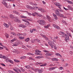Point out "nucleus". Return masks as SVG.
<instances>
[{
    "label": "nucleus",
    "mask_w": 73,
    "mask_h": 73,
    "mask_svg": "<svg viewBox=\"0 0 73 73\" xmlns=\"http://www.w3.org/2000/svg\"><path fill=\"white\" fill-rule=\"evenodd\" d=\"M14 21H15L16 22H17V23H20V20L18 19H15L14 20Z\"/></svg>",
    "instance_id": "obj_20"
},
{
    "label": "nucleus",
    "mask_w": 73,
    "mask_h": 73,
    "mask_svg": "<svg viewBox=\"0 0 73 73\" xmlns=\"http://www.w3.org/2000/svg\"><path fill=\"white\" fill-rule=\"evenodd\" d=\"M63 8H64V9H65V10H66V11H69V9H66V8H65V7H63Z\"/></svg>",
    "instance_id": "obj_47"
},
{
    "label": "nucleus",
    "mask_w": 73,
    "mask_h": 73,
    "mask_svg": "<svg viewBox=\"0 0 73 73\" xmlns=\"http://www.w3.org/2000/svg\"><path fill=\"white\" fill-rule=\"evenodd\" d=\"M73 51H70V54H73Z\"/></svg>",
    "instance_id": "obj_56"
},
{
    "label": "nucleus",
    "mask_w": 73,
    "mask_h": 73,
    "mask_svg": "<svg viewBox=\"0 0 73 73\" xmlns=\"http://www.w3.org/2000/svg\"><path fill=\"white\" fill-rule=\"evenodd\" d=\"M26 23L25 24V25H27V26H29L30 25V23L29 22V21H27L26 22Z\"/></svg>",
    "instance_id": "obj_18"
},
{
    "label": "nucleus",
    "mask_w": 73,
    "mask_h": 73,
    "mask_svg": "<svg viewBox=\"0 0 73 73\" xmlns=\"http://www.w3.org/2000/svg\"><path fill=\"white\" fill-rule=\"evenodd\" d=\"M44 58V56H37L35 57V58L38 59H40V58Z\"/></svg>",
    "instance_id": "obj_10"
},
{
    "label": "nucleus",
    "mask_w": 73,
    "mask_h": 73,
    "mask_svg": "<svg viewBox=\"0 0 73 73\" xmlns=\"http://www.w3.org/2000/svg\"><path fill=\"white\" fill-rule=\"evenodd\" d=\"M21 70L22 71V72H25V70L23 69V68L21 67L20 68Z\"/></svg>",
    "instance_id": "obj_32"
},
{
    "label": "nucleus",
    "mask_w": 73,
    "mask_h": 73,
    "mask_svg": "<svg viewBox=\"0 0 73 73\" xmlns=\"http://www.w3.org/2000/svg\"><path fill=\"white\" fill-rule=\"evenodd\" d=\"M40 25H45L46 22L44 20H38L37 21Z\"/></svg>",
    "instance_id": "obj_1"
},
{
    "label": "nucleus",
    "mask_w": 73,
    "mask_h": 73,
    "mask_svg": "<svg viewBox=\"0 0 73 73\" xmlns=\"http://www.w3.org/2000/svg\"><path fill=\"white\" fill-rule=\"evenodd\" d=\"M38 11H41V12L42 9L41 8H38Z\"/></svg>",
    "instance_id": "obj_54"
},
{
    "label": "nucleus",
    "mask_w": 73,
    "mask_h": 73,
    "mask_svg": "<svg viewBox=\"0 0 73 73\" xmlns=\"http://www.w3.org/2000/svg\"><path fill=\"white\" fill-rule=\"evenodd\" d=\"M53 15L55 18V19L56 20H57L58 19V18H57V15H56L54 14V13H53Z\"/></svg>",
    "instance_id": "obj_17"
},
{
    "label": "nucleus",
    "mask_w": 73,
    "mask_h": 73,
    "mask_svg": "<svg viewBox=\"0 0 73 73\" xmlns=\"http://www.w3.org/2000/svg\"><path fill=\"white\" fill-rule=\"evenodd\" d=\"M37 63L40 66H46V65H47L46 63L44 64V63L43 62H38Z\"/></svg>",
    "instance_id": "obj_4"
},
{
    "label": "nucleus",
    "mask_w": 73,
    "mask_h": 73,
    "mask_svg": "<svg viewBox=\"0 0 73 73\" xmlns=\"http://www.w3.org/2000/svg\"><path fill=\"white\" fill-rule=\"evenodd\" d=\"M14 61L15 62H19L20 61L16 59H14Z\"/></svg>",
    "instance_id": "obj_39"
},
{
    "label": "nucleus",
    "mask_w": 73,
    "mask_h": 73,
    "mask_svg": "<svg viewBox=\"0 0 73 73\" xmlns=\"http://www.w3.org/2000/svg\"><path fill=\"white\" fill-rule=\"evenodd\" d=\"M35 52H39V53H41V51H39L38 50H35Z\"/></svg>",
    "instance_id": "obj_36"
},
{
    "label": "nucleus",
    "mask_w": 73,
    "mask_h": 73,
    "mask_svg": "<svg viewBox=\"0 0 73 73\" xmlns=\"http://www.w3.org/2000/svg\"><path fill=\"white\" fill-rule=\"evenodd\" d=\"M67 7L68 9V10L69 9V10H71V11H73V8L71 6H70V5H68Z\"/></svg>",
    "instance_id": "obj_8"
},
{
    "label": "nucleus",
    "mask_w": 73,
    "mask_h": 73,
    "mask_svg": "<svg viewBox=\"0 0 73 73\" xmlns=\"http://www.w3.org/2000/svg\"><path fill=\"white\" fill-rule=\"evenodd\" d=\"M29 40H30V38H27L25 39V41L26 42H28Z\"/></svg>",
    "instance_id": "obj_22"
},
{
    "label": "nucleus",
    "mask_w": 73,
    "mask_h": 73,
    "mask_svg": "<svg viewBox=\"0 0 73 73\" xmlns=\"http://www.w3.org/2000/svg\"><path fill=\"white\" fill-rule=\"evenodd\" d=\"M38 16H39V17H42V15H37Z\"/></svg>",
    "instance_id": "obj_59"
},
{
    "label": "nucleus",
    "mask_w": 73,
    "mask_h": 73,
    "mask_svg": "<svg viewBox=\"0 0 73 73\" xmlns=\"http://www.w3.org/2000/svg\"><path fill=\"white\" fill-rule=\"evenodd\" d=\"M1 65H2L3 66H5V65L3 63L1 64Z\"/></svg>",
    "instance_id": "obj_51"
},
{
    "label": "nucleus",
    "mask_w": 73,
    "mask_h": 73,
    "mask_svg": "<svg viewBox=\"0 0 73 73\" xmlns=\"http://www.w3.org/2000/svg\"><path fill=\"white\" fill-rule=\"evenodd\" d=\"M48 44L50 46L51 48H53V44H54V42H53L51 41V40H49L48 41Z\"/></svg>",
    "instance_id": "obj_3"
},
{
    "label": "nucleus",
    "mask_w": 73,
    "mask_h": 73,
    "mask_svg": "<svg viewBox=\"0 0 73 73\" xmlns=\"http://www.w3.org/2000/svg\"><path fill=\"white\" fill-rule=\"evenodd\" d=\"M26 7H27V8H28V9H30V7L29 6V5H27Z\"/></svg>",
    "instance_id": "obj_49"
},
{
    "label": "nucleus",
    "mask_w": 73,
    "mask_h": 73,
    "mask_svg": "<svg viewBox=\"0 0 73 73\" xmlns=\"http://www.w3.org/2000/svg\"><path fill=\"white\" fill-rule=\"evenodd\" d=\"M50 25L48 24L46 26H44V27L45 28H49V27H50Z\"/></svg>",
    "instance_id": "obj_24"
},
{
    "label": "nucleus",
    "mask_w": 73,
    "mask_h": 73,
    "mask_svg": "<svg viewBox=\"0 0 73 73\" xmlns=\"http://www.w3.org/2000/svg\"><path fill=\"white\" fill-rule=\"evenodd\" d=\"M22 21H24L26 23V22H27V21L25 19H22Z\"/></svg>",
    "instance_id": "obj_57"
},
{
    "label": "nucleus",
    "mask_w": 73,
    "mask_h": 73,
    "mask_svg": "<svg viewBox=\"0 0 73 73\" xmlns=\"http://www.w3.org/2000/svg\"><path fill=\"white\" fill-rule=\"evenodd\" d=\"M65 36L66 37L65 38L64 40H65V41L66 42H68V40H69V36L66 34H65Z\"/></svg>",
    "instance_id": "obj_5"
},
{
    "label": "nucleus",
    "mask_w": 73,
    "mask_h": 73,
    "mask_svg": "<svg viewBox=\"0 0 73 73\" xmlns=\"http://www.w3.org/2000/svg\"><path fill=\"white\" fill-rule=\"evenodd\" d=\"M50 66H55V65H53L52 64H50Z\"/></svg>",
    "instance_id": "obj_52"
},
{
    "label": "nucleus",
    "mask_w": 73,
    "mask_h": 73,
    "mask_svg": "<svg viewBox=\"0 0 73 73\" xmlns=\"http://www.w3.org/2000/svg\"><path fill=\"white\" fill-rule=\"evenodd\" d=\"M6 62H10V63H11V64H13V61L11 60H9L8 58Z\"/></svg>",
    "instance_id": "obj_13"
},
{
    "label": "nucleus",
    "mask_w": 73,
    "mask_h": 73,
    "mask_svg": "<svg viewBox=\"0 0 73 73\" xmlns=\"http://www.w3.org/2000/svg\"><path fill=\"white\" fill-rule=\"evenodd\" d=\"M35 40L36 41H37L39 43H41V41L40 40L36 39Z\"/></svg>",
    "instance_id": "obj_27"
},
{
    "label": "nucleus",
    "mask_w": 73,
    "mask_h": 73,
    "mask_svg": "<svg viewBox=\"0 0 73 73\" xmlns=\"http://www.w3.org/2000/svg\"><path fill=\"white\" fill-rule=\"evenodd\" d=\"M19 27H21V28H26V27H25L24 25L22 24L20 25H19Z\"/></svg>",
    "instance_id": "obj_11"
},
{
    "label": "nucleus",
    "mask_w": 73,
    "mask_h": 73,
    "mask_svg": "<svg viewBox=\"0 0 73 73\" xmlns=\"http://www.w3.org/2000/svg\"><path fill=\"white\" fill-rule=\"evenodd\" d=\"M46 18L48 20L49 22H51V21L50 20L51 18L50 17H49L48 15H46Z\"/></svg>",
    "instance_id": "obj_14"
},
{
    "label": "nucleus",
    "mask_w": 73,
    "mask_h": 73,
    "mask_svg": "<svg viewBox=\"0 0 73 73\" xmlns=\"http://www.w3.org/2000/svg\"><path fill=\"white\" fill-rule=\"evenodd\" d=\"M36 39H33L31 40V42L32 43H34L36 42Z\"/></svg>",
    "instance_id": "obj_31"
},
{
    "label": "nucleus",
    "mask_w": 73,
    "mask_h": 73,
    "mask_svg": "<svg viewBox=\"0 0 73 73\" xmlns=\"http://www.w3.org/2000/svg\"><path fill=\"white\" fill-rule=\"evenodd\" d=\"M56 29H60V27L58 26H57L56 27Z\"/></svg>",
    "instance_id": "obj_46"
},
{
    "label": "nucleus",
    "mask_w": 73,
    "mask_h": 73,
    "mask_svg": "<svg viewBox=\"0 0 73 73\" xmlns=\"http://www.w3.org/2000/svg\"><path fill=\"white\" fill-rule=\"evenodd\" d=\"M3 25H4L6 28H8L9 27V25L5 23H4Z\"/></svg>",
    "instance_id": "obj_16"
},
{
    "label": "nucleus",
    "mask_w": 73,
    "mask_h": 73,
    "mask_svg": "<svg viewBox=\"0 0 73 73\" xmlns=\"http://www.w3.org/2000/svg\"><path fill=\"white\" fill-rule=\"evenodd\" d=\"M58 10H59V11H60V12H62V10L58 9Z\"/></svg>",
    "instance_id": "obj_62"
},
{
    "label": "nucleus",
    "mask_w": 73,
    "mask_h": 73,
    "mask_svg": "<svg viewBox=\"0 0 73 73\" xmlns=\"http://www.w3.org/2000/svg\"><path fill=\"white\" fill-rule=\"evenodd\" d=\"M1 58H3V59H5L6 61H7V60L8 59V58L7 57H6V56H3L2 55Z\"/></svg>",
    "instance_id": "obj_9"
},
{
    "label": "nucleus",
    "mask_w": 73,
    "mask_h": 73,
    "mask_svg": "<svg viewBox=\"0 0 73 73\" xmlns=\"http://www.w3.org/2000/svg\"><path fill=\"white\" fill-rule=\"evenodd\" d=\"M22 11V12H24L27 13H28V15H29V16H32V14L31 13H29L28 12H27V11Z\"/></svg>",
    "instance_id": "obj_15"
},
{
    "label": "nucleus",
    "mask_w": 73,
    "mask_h": 73,
    "mask_svg": "<svg viewBox=\"0 0 73 73\" xmlns=\"http://www.w3.org/2000/svg\"><path fill=\"white\" fill-rule=\"evenodd\" d=\"M25 68L27 69H30V68H31L30 66L29 65L26 66H25Z\"/></svg>",
    "instance_id": "obj_26"
},
{
    "label": "nucleus",
    "mask_w": 73,
    "mask_h": 73,
    "mask_svg": "<svg viewBox=\"0 0 73 73\" xmlns=\"http://www.w3.org/2000/svg\"><path fill=\"white\" fill-rule=\"evenodd\" d=\"M67 2L68 3H70V4H73V2H72L68 1H67Z\"/></svg>",
    "instance_id": "obj_35"
},
{
    "label": "nucleus",
    "mask_w": 73,
    "mask_h": 73,
    "mask_svg": "<svg viewBox=\"0 0 73 73\" xmlns=\"http://www.w3.org/2000/svg\"><path fill=\"white\" fill-rule=\"evenodd\" d=\"M17 70H18V72H20V73H21V71L18 68L17 69Z\"/></svg>",
    "instance_id": "obj_48"
},
{
    "label": "nucleus",
    "mask_w": 73,
    "mask_h": 73,
    "mask_svg": "<svg viewBox=\"0 0 73 73\" xmlns=\"http://www.w3.org/2000/svg\"><path fill=\"white\" fill-rule=\"evenodd\" d=\"M19 38L20 40H23V39H24L25 38L24 37L19 36Z\"/></svg>",
    "instance_id": "obj_23"
},
{
    "label": "nucleus",
    "mask_w": 73,
    "mask_h": 73,
    "mask_svg": "<svg viewBox=\"0 0 73 73\" xmlns=\"http://www.w3.org/2000/svg\"><path fill=\"white\" fill-rule=\"evenodd\" d=\"M52 60V61H58V59L57 58H53Z\"/></svg>",
    "instance_id": "obj_30"
},
{
    "label": "nucleus",
    "mask_w": 73,
    "mask_h": 73,
    "mask_svg": "<svg viewBox=\"0 0 73 73\" xmlns=\"http://www.w3.org/2000/svg\"><path fill=\"white\" fill-rule=\"evenodd\" d=\"M13 13H15V14H16L17 15V12L16 11H14L13 12Z\"/></svg>",
    "instance_id": "obj_45"
},
{
    "label": "nucleus",
    "mask_w": 73,
    "mask_h": 73,
    "mask_svg": "<svg viewBox=\"0 0 73 73\" xmlns=\"http://www.w3.org/2000/svg\"><path fill=\"white\" fill-rule=\"evenodd\" d=\"M35 54L36 55H42V54H41V53H40L39 52H35Z\"/></svg>",
    "instance_id": "obj_21"
},
{
    "label": "nucleus",
    "mask_w": 73,
    "mask_h": 73,
    "mask_svg": "<svg viewBox=\"0 0 73 73\" xmlns=\"http://www.w3.org/2000/svg\"><path fill=\"white\" fill-rule=\"evenodd\" d=\"M11 35H13V36H15V33L14 32H12L11 33Z\"/></svg>",
    "instance_id": "obj_42"
},
{
    "label": "nucleus",
    "mask_w": 73,
    "mask_h": 73,
    "mask_svg": "<svg viewBox=\"0 0 73 73\" xmlns=\"http://www.w3.org/2000/svg\"><path fill=\"white\" fill-rule=\"evenodd\" d=\"M67 34L68 35H69L71 37H72V35H71V34L70 33H68Z\"/></svg>",
    "instance_id": "obj_53"
},
{
    "label": "nucleus",
    "mask_w": 73,
    "mask_h": 73,
    "mask_svg": "<svg viewBox=\"0 0 73 73\" xmlns=\"http://www.w3.org/2000/svg\"><path fill=\"white\" fill-rule=\"evenodd\" d=\"M42 69H40L39 70L38 73H42Z\"/></svg>",
    "instance_id": "obj_37"
},
{
    "label": "nucleus",
    "mask_w": 73,
    "mask_h": 73,
    "mask_svg": "<svg viewBox=\"0 0 73 73\" xmlns=\"http://www.w3.org/2000/svg\"><path fill=\"white\" fill-rule=\"evenodd\" d=\"M10 29L11 31H13V29H14L13 28V27L11 26L10 27Z\"/></svg>",
    "instance_id": "obj_41"
},
{
    "label": "nucleus",
    "mask_w": 73,
    "mask_h": 73,
    "mask_svg": "<svg viewBox=\"0 0 73 73\" xmlns=\"http://www.w3.org/2000/svg\"><path fill=\"white\" fill-rule=\"evenodd\" d=\"M8 72H9V73H12V71L11 70H8Z\"/></svg>",
    "instance_id": "obj_60"
},
{
    "label": "nucleus",
    "mask_w": 73,
    "mask_h": 73,
    "mask_svg": "<svg viewBox=\"0 0 73 73\" xmlns=\"http://www.w3.org/2000/svg\"><path fill=\"white\" fill-rule=\"evenodd\" d=\"M27 55H32V56H34V54H32L31 52H29L27 53Z\"/></svg>",
    "instance_id": "obj_25"
},
{
    "label": "nucleus",
    "mask_w": 73,
    "mask_h": 73,
    "mask_svg": "<svg viewBox=\"0 0 73 73\" xmlns=\"http://www.w3.org/2000/svg\"><path fill=\"white\" fill-rule=\"evenodd\" d=\"M20 17H21V19H22V18H23V19H26L27 18V17L23 15H22L20 16Z\"/></svg>",
    "instance_id": "obj_19"
},
{
    "label": "nucleus",
    "mask_w": 73,
    "mask_h": 73,
    "mask_svg": "<svg viewBox=\"0 0 73 73\" xmlns=\"http://www.w3.org/2000/svg\"><path fill=\"white\" fill-rule=\"evenodd\" d=\"M45 39L46 40V41H48V40H49V38H46H46H45Z\"/></svg>",
    "instance_id": "obj_61"
},
{
    "label": "nucleus",
    "mask_w": 73,
    "mask_h": 73,
    "mask_svg": "<svg viewBox=\"0 0 73 73\" xmlns=\"http://www.w3.org/2000/svg\"><path fill=\"white\" fill-rule=\"evenodd\" d=\"M49 70H53V68H50L49 69Z\"/></svg>",
    "instance_id": "obj_64"
},
{
    "label": "nucleus",
    "mask_w": 73,
    "mask_h": 73,
    "mask_svg": "<svg viewBox=\"0 0 73 73\" xmlns=\"http://www.w3.org/2000/svg\"><path fill=\"white\" fill-rule=\"evenodd\" d=\"M5 36H6V38H8L9 37V35L8 34L6 33L5 34Z\"/></svg>",
    "instance_id": "obj_33"
},
{
    "label": "nucleus",
    "mask_w": 73,
    "mask_h": 73,
    "mask_svg": "<svg viewBox=\"0 0 73 73\" xmlns=\"http://www.w3.org/2000/svg\"><path fill=\"white\" fill-rule=\"evenodd\" d=\"M18 45H19V43L15 42L13 45V46H17Z\"/></svg>",
    "instance_id": "obj_12"
},
{
    "label": "nucleus",
    "mask_w": 73,
    "mask_h": 73,
    "mask_svg": "<svg viewBox=\"0 0 73 73\" xmlns=\"http://www.w3.org/2000/svg\"><path fill=\"white\" fill-rule=\"evenodd\" d=\"M56 55V56H60V57H61V54H60L58 53H56L55 54Z\"/></svg>",
    "instance_id": "obj_38"
},
{
    "label": "nucleus",
    "mask_w": 73,
    "mask_h": 73,
    "mask_svg": "<svg viewBox=\"0 0 73 73\" xmlns=\"http://www.w3.org/2000/svg\"><path fill=\"white\" fill-rule=\"evenodd\" d=\"M32 15L33 16H34V17L36 16V14H35V13H33L32 14Z\"/></svg>",
    "instance_id": "obj_44"
},
{
    "label": "nucleus",
    "mask_w": 73,
    "mask_h": 73,
    "mask_svg": "<svg viewBox=\"0 0 73 73\" xmlns=\"http://www.w3.org/2000/svg\"><path fill=\"white\" fill-rule=\"evenodd\" d=\"M33 59V58H32V57H29V60H32Z\"/></svg>",
    "instance_id": "obj_58"
},
{
    "label": "nucleus",
    "mask_w": 73,
    "mask_h": 73,
    "mask_svg": "<svg viewBox=\"0 0 73 73\" xmlns=\"http://www.w3.org/2000/svg\"><path fill=\"white\" fill-rule=\"evenodd\" d=\"M10 17L11 19H14V15H10Z\"/></svg>",
    "instance_id": "obj_28"
},
{
    "label": "nucleus",
    "mask_w": 73,
    "mask_h": 73,
    "mask_svg": "<svg viewBox=\"0 0 73 73\" xmlns=\"http://www.w3.org/2000/svg\"><path fill=\"white\" fill-rule=\"evenodd\" d=\"M63 68L62 67H59V69H60V70H62V69H63Z\"/></svg>",
    "instance_id": "obj_50"
},
{
    "label": "nucleus",
    "mask_w": 73,
    "mask_h": 73,
    "mask_svg": "<svg viewBox=\"0 0 73 73\" xmlns=\"http://www.w3.org/2000/svg\"><path fill=\"white\" fill-rule=\"evenodd\" d=\"M41 12L42 13L44 12H45V10L43 9H42Z\"/></svg>",
    "instance_id": "obj_43"
},
{
    "label": "nucleus",
    "mask_w": 73,
    "mask_h": 73,
    "mask_svg": "<svg viewBox=\"0 0 73 73\" xmlns=\"http://www.w3.org/2000/svg\"><path fill=\"white\" fill-rule=\"evenodd\" d=\"M30 32L31 33H32V32H33V31L32 29H31L30 30Z\"/></svg>",
    "instance_id": "obj_63"
},
{
    "label": "nucleus",
    "mask_w": 73,
    "mask_h": 73,
    "mask_svg": "<svg viewBox=\"0 0 73 73\" xmlns=\"http://www.w3.org/2000/svg\"><path fill=\"white\" fill-rule=\"evenodd\" d=\"M41 36H42V37H43L44 38V39L45 38H46V36L44 35H43V34H41Z\"/></svg>",
    "instance_id": "obj_29"
},
{
    "label": "nucleus",
    "mask_w": 73,
    "mask_h": 73,
    "mask_svg": "<svg viewBox=\"0 0 73 73\" xmlns=\"http://www.w3.org/2000/svg\"><path fill=\"white\" fill-rule=\"evenodd\" d=\"M2 3L4 5H5V6L6 7V8H8V6L7 5V3L5 2H2Z\"/></svg>",
    "instance_id": "obj_7"
},
{
    "label": "nucleus",
    "mask_w": 73,
    "mask_h": 73,
    "mask_svg": "<svg viewBox=\"0 0 73 73\" xmlns=\"http://www.w3.org/2000/svg\"><path fill=\"white\" fill-rule=\"evenodd\" d=\"M17 40V39H16L15 38H14L13 39L11 40L12 42H14L15 41H16V40Z\"/></svg>",
    "instance_id": "obj_34"
},
{
    "label": "nucleus",
    "mask_w": 73,
    "mask_h": 73,
    "mask_svg": "<svg viewBox=\"0 0 73 73\" xmlns=\"http://www.w3.org/2000/svg\"><path fill=\"white\" fill-rule=\"evenodd\" d=\"M52 26L54 27L55 28H56V27L57 26V25H56L55 24H52Z\"/></svg>",
    "instance_id": "obj_40"
},
{
    "label": "nucleus",
    "mask_w": 73,
    "mask_h": 73,
    "mask_svg": "<svg viewBox=\"0 0 73 73\" xmlns=\"http://www.w3.org/2000/svg\"><path fill=\"white\" fill-rule=\"evenodd\" d=\"M30 4H31V5H34V3H30Z\"/></svg>",
    "instance_id": "obj_55"
},
{
    "label": "nucleus",
    "mask_w": 73,
    "mask_h": 73,
    "mask_svg": "<svg viewBox=\"0 0 73 73\" xmlns=\"http://www.w3.org/2000/svg\"><path fill=\"white\" fill-rule=\"evenodd\" d=\"M55 4L56 6L58 7L59 9H61V7H60L61 5L60 4V3H55Z\"/></svg>",
    "instance_id": "obj_6"
},
{
    "label": "nucleus",
    "mask_w": 73,
    "mask_h": 73,
    "mask_svg": "<svg viewBox=\"0 0 73 73\" xmlns=\"http://www.w3.org/2000/svg\"><path fill=\"white\" fill-rule=\"evenodd\" d=\"M55 13L56 15H57L58 16H59L60 17H63V16L62 14L60 13V12L58 9L55 11Z\"/></svg>",
    "instance_id": "obj_2"
}]
</instances>
